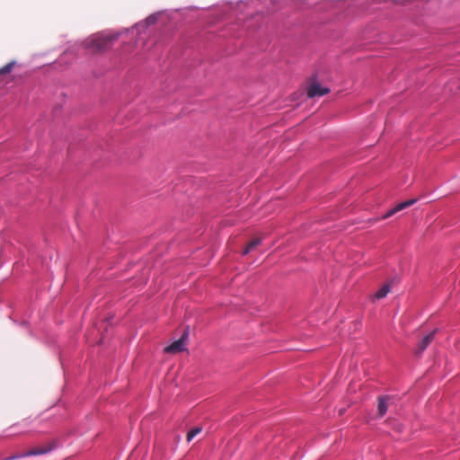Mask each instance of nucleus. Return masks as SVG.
<instances>
[{"mask_svg": "<svg viewBox=\"0 0 460 460\" xmlns=\"http://www.w3.org/2000/svg\"><path fill=\"white\" fill-rule=\"evenodd\" d=\"M118 34H93L83 41V47L91 53H102L109 49L113 42L118 40Z\"/></svg>", "mask_w": 460, "mask_h": 460, "instance_id": "f257e3e1", "label": "nucleus"}, {"mask_svg": "<svg viewBox=\"0 0 460 460\" xmlns=\"http://www.w3.org/2000/svg\"><path fill=\"white\" fill-rule=\"evenodd\" d=\"M54 447H55L54 444L50 443L46 446L32 448V449L28 450L22 454L13 455L11 456L4 458V460H15V459H19V458L26 457V456L44 455V454L50 452L54 448Z\"/></svg>", "mask_w": 460, "mask_h": 460, "instance_id": "f03ea898", "label": "nucleus"}, {"mask_svg": "<svg viewBox=\"0 0 460 460\" xmlns=\"http://www.w3.org/2000/svg\"><path fill=\"white\" fill-rule=\"evenodd\" d=\"M187 337L188 332L185 331L179 340L173 341L171 345L164 348V352L170 354H176L184 351L186 349L185 341Z\"/></svg>", "mask_w": 460, "mask_h": 460, "instance_id": "7ed1b4c3", "label": "nucleus"}, {"mask_svg": "<svg viewBox=\"0 0 460 460\" xmlns=\"http://www.w3.org/2000/svg\"><path fill=\"white\" fill-rule=\"evenodd\" d=\"M329 93V88L321 86L317 82H313L307 88V96L309 98L323 96Z\"/></svg>", "mask_w": 460, "mask_h": 460, "instance_id": "20e7f679", "label": "nucleus"}, {"mask_svg": "<svg viewBox=\"0 0 460 460\" xmlns=\"http://www.w3.org/2000/svg\"><path fill=\"white\" fill-rule=\"evenodd\" d=\"M417 201L416 199H409V200H406V201H403V202H401L399 204H397L394 208L388 210L384 216H383V218L385 219V218H388L392 216H394L395 213L413 205L415 202Z\"/></svg>", "mask_w": 460, "mask_h": 460, "instance_id": "39448f33", "label": "nucleus"}, {"mask_svg": "<svg viewBox=\"0 0 460 460\" xmlns=\"http://www.w3.org/2000/svg\"><path fill=\"white\" fill-rule=\"evenodd\" d=\"M437 332V330H434L432 331L431 332H429L428 335H426L421 341L418 344L417 348H416V354H421L426 349L427 347L431 343V341L434 340L435 338V333Z\"/></svg>", "mask_w": 460, "mask_h": 460, "instance_id": "423d86ee", "label": "nucleus"}, {"mask_svg": "<svg viewBox=\"0 0 460 460\" xmlns=\"http://www.w3.org/2000/svg\"><path fill=\"white\" fill-rule=\"evenodd\" d=\"M389 399L390 398L388 396L378 397L377 411L380 417L384 416L388 410Z\"/></svg>", "mask_w": 460, "mask_h": 460, "instance_id": "0eeeda50", "label": "nucleus"}, {"mask_svg": "<svg viewBox=\"0 0 460 460\" xmlns=\"http://www.w3.org/2000/svg\"><path fill=\"white\" fill-rule=\"evenodd\" d=\"M261 242V239L259 238V237H256V238H253L252 241H250L246 246V248L244 249V251L243 252V254H247L249 253L251 251L254 250Z\"/></svg>", "mask_w": 460, "mask_h": 460, "instance_id": "6e6552de", "label": "nucleus"}, {"mask_svg": "<svg viewBox=\"0 0 460 460\" xmlns=\"http://www.w3.org/2000/svg\"><path fill=\"white\" fill-rule=\"evenodd\" d=\"M390 292V286L388 284L384 285L374 295L375 299H382L386 296Z\"/></svg>", "mask_w": 460, "mask_h": 460, "instance_id": "1a4fd4ad", "label": "nucleus"}, {"mask_svg": "<svg viewBox=\"0 0 460 460\" xmlns=\"http://www.w3.org/2000/svg\"><path fill=\"white\" fill-rule=\"evenodd\" d=\"M15 66V61H11L0 68V75L11 73Z\"/></svg>", "mask_w": 460, "mask_h": 460, "instance_id": "9d476101", "label": "nucleus"}, {"mask_svg": "<svg viewBox=\"0 0 460 460\" xmlns=\"http://www.w3.org/2000/svg\"><path fill=\"white\" fill-rule=\"evenodd\" d=\"M202 429L200 427H196L190 429L187 434V441L190 442L198 434L201 432Z\"/></svg>", "mask_w": 460, "mask_h": 460, "instance_id": "9b49d317", "label": "nucleus"}]
</instances>
